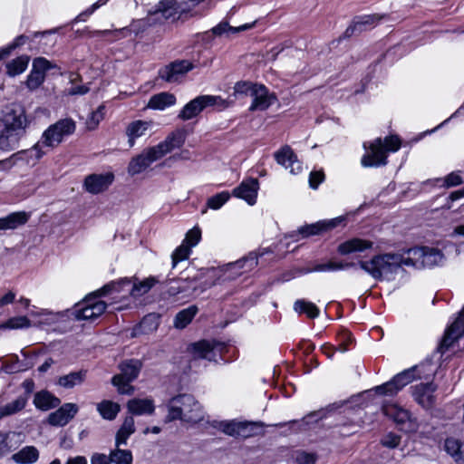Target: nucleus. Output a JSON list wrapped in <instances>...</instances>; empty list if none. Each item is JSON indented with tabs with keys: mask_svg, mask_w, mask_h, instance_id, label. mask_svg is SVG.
I'll return each mask as SVG.
<instances>
[{
	"mask_svg": "<svg viewBox=\"0 0 464 464\" xmlns=\"http://www.w3.org/2000/svg\"><path fill=\"white\" fill-rule=\"evenodd\" d=\"M30 214L25 211L12 212L0 218V230H14L28 222Z\"/></svg>",
	"mask_w": 464,
	"mask_h": 464,
	"instance_id": "cd10ccee",
	"label": "nucleus"
},
{
	"mask_svg": "<svg viewBox=\"0 0 464 464\" xmlns=\"http://www.w3.org/2000/svg\"><path fill=\"white\" fill-rule=\"evenodd\" d=\"M27 39L28 37L24 34L16 36L11 44L0 50L1 54L4 58L8 56L14 49L24 44Z\"/></svg>",
	"mask_w": 464,
	"mask_h": 464,
	"instance_id": "680f3d73",
	"label": "nucleus"
},
{
	"mask_svg": "<svg viewBox=\"0 0 464 464\" xmlns=\"http://www.w3.org/2000/svg\"><path fill=\"white\" fill-rule=\"evenodd\" d=\"M40 457L38 449L34 446H24L12 455V459L16 464H34Z\"/></svg>",
	"mask_w": 464,
	"mask_h": 464,
	"instance_id": "7c9ffc66",
	"label": "nucleus"
},
{
	"mask_svg": "<svg viewBox=\"0 0 464 464\" xmlns=\"http://www.w3.org/2000/svg\"><path fill=\"white\" fill-rule=\"evenodd\" d=\"M448 329L455 334V336L461 337L464 334V305L459 313L456 320L448 327Z\"/></svg>",
	"mask_w": 464,
	"mask_h": 464,
	"instance_id": "bf43d9fd",
	"label": "nucleus"
},
{
	"mask_svg": "<svg viewBox=\"0 0 464 464\" xmlns=\"http://www.w3.org/2000/svg\"><path fill=\"white\" fill-rule=\"evenodd\" d=\"M185 5V3H179L177 0H162L155 5L151 14H160L166 20L175 21L188 11V8Z\"/></svg>",
	"mask_w": 464,
	"mask_h": 464,
	"instance_id": "a211bd4d",
	"label": "nucleus"
},
{
	"mask_svg": "<svg viewBox=\"0 0 464 464\" xmlns=\"http://www.w3.org/2000/svg\"><path fill=\"white\" fill-rule=\"evenodd\" d=\"M238 422L239 421H237L235 420H229V421H227V420L214 421L212 426L214 428L220 430L222 432H224L225 434H227L228 436L237 437Z\"/></svg>",
	"mask_w": 464,
	"mask_h": 464,
	"instance_id": "3c124183",
	"label": "nucleus"
},
{
	"mask_svg": "<svg viewBox=\"0 0 464 464\" xmlns=\"http://www.w3.org/2000/svg\"><path fill=\"white\" fill-rule=\"evenodd\" d=\"M160 316L157 313L146 314L138 324L133 326L130 336L138 337L142 334H150L155 332L160 325Z\"/></svg>",
	"mask_w": 464,
	"mask_h": 464,
	"instance_id": "393cba45",
	"label": "nucleus"
},
{
	"mask_svg": "<svg viewBox=\"0 0 464 464\" xmlns=\"http://www.w3.org/2000/svg\"><path fill=\"white\" fill-rule=\"evenodd\" d=\"M191 253V247L189 246L182 243L179 246H178L171 255L172 259V267H176L178 263L186 260L188 258Z\"/></svg>",
	"mask_w": 464,
	"mask_h": 464,
	"instance_id": "603ef678",
	"label": "nucleus"
},
{
	"mask_svg": "<svg viewBox=\"0 0 464 464\" xmlns=\"http://www.w3.org/2000/svg\"><path fill=\"white\" fill-rule=\"evenodd\" d=\"M382 142H383V146H384L387 153L389 151H391V152L397 151L401 148V145L400 138L396 135H391V136L385 137L384 140H382Z\"/></svg>",
	"mask_w": 464,
	"mask_h": 464,
	"instance_id": "338daca9",
	"label": "nucleus"
},
{
	"mask_svg": "<svg viewBox=\"0 0 464 464\" xmlns=\"http://www.w3.org/2000/svg\"><path fill=\"white\" fill-rule=\"evenodd\" d=\"M462 183L463 179L461 177V171H453L448 174L444 179H442V184L440 185V187L451 188L459 186Z\"/></svg>",
	"mask_w": 464,
	"mask_h": 464,
	"instance_id": "052dcab7",
	"label": "nucleus"
},
{
	"mask_svg": "<svg viewBox=\"0 0 464 464\" xmlns=\"http://www.w3.org/2000/svg\"><path fill=\"white\" fill-rule=\"evenodd\" d=\"M87 377L86 370H80L77 372H71L68 374L60 376L56 384L64 389H72L75 386L82 384Z\"/></svg>",
	"mask_w": 464,
	"mask_h": 464,
	"instance_id": "c756f323",
	"label": "nucleus"
},
{
	"mask_svg": "<svg viewBox=\"0 0 464 464\" xmlns=\"http://www.w3.org/2000/svg\"><path fill=\"white\" fill-rule=\"evenodd\" d=\"M198 312V309L196 305H190L179 311L174 318V326L177 329H184L191 323Z\"/></svg>",
	"mask_w": 464,
	"mask_h": 464,
	"instance_id": "c9c22d12",
	"label": "nucleus"
},
{
	"mask_svg": "<svg viewBox=\"0 0 464 464\" xmlns=\"http://www.w3.org/2000/svg\"><path fill=\"white\" fill-rule=\"evenodd\" d=\"M218 101H222L220 96L199 95L188 102L178 114L182 121H188L197 117L206 108L214 106Z\"/></svg>",
	"mask_w": 464,
	"mask_h": 464,
	"instance_id": "f8f14e48",
	"label": "nucleus"
},
{
	"mask_svg": "<svg viewBox=\"0 0 464 464\" xmlns=\"http://www.w3.org/2000/svg\"><path fill=\"white\" fill-rule=\"evenodd\" d=\"M176 96L170 92H160L150 97L148 107L153 110H165L176 103Z\"/></svg>",
	"mask_w": 464,
	"mask_h": 464,
	"instance_id": "f704fd0d",
	"label": "nucleus"
},
{
	"mask_svg": "<svg viewBox=\"0 0 464 464\" xmlns=\"http://www.w3.org/2000/svg\"><path fill=\"white\" fill-rule=\"evenodd\" d=\"M438 386L433 382H420L411 387L414 401L425 410H430L436 403L435 392Z\"/></svg>",
	"mask_w": 464,
	"mask_h": 464,
	"instance_id": "2eb2a0df",
	"label": "nucleus"
},
{
	"mask_svg": "<svg viewBox=\"0 0 464 464\" xmlns=\"http://www.w3.org/2000/svg\"><path fill=\"white\" fill-rule=\"evenodd\" d=\"M114 175L111 172L104 174H91L84 179L83 186L86 191L99 194L106 190L113 182Z\"/></svg>",
	"mask_w": 464,
	"mask_h": 464,
	"instance_id": "412c9836",
	"label": "nucleus"
},
{
	"mask_svg": "<svg viewBox=\"0 0 464 464\" xmlns=\"http://www.w3.org/2000/svg\"><path fill=\"white\" fill-rule=\"evenodd\" d=\"M324 180V173L323 171H312L309 175V186L313 189H316Z\"/></svg>",
	"mask_w": 464,
	"mask_h": 464,
	"instance_id": "774afa93",
	"label": "nucleus"
},
{
	"mask_svg": "<svg viewBox=\"0 0 464 464\" xmlns=\"http://www.w3.org/2000/svg\"><path fill=\"white\" fill-rule=\"evenodd\" d=\"M76 122L72 118H64L51 124L42 134L40 140L30 149L34 153V160H40L44 155L53 150L63 140L74 133Z\"/></svg>",
	"mask_w": 464,
	"mask_h": 464,
	"instance_id": "39448f33",
	"label": "nucleus"
},
{
	"mask_svg": "<svg viewBox=\"0 0 464 464\" xmlns=\"http://www.w3.org/2000/svg\"><path fill=\"white\" fill-rule=\"evenodd\" d=\"M356 266L355 263H343L329 260L323 263L315 264L312 268L309 269V272H333L344 270L350 267Z\"/></svg>",
	"mask_w": 464,
	"mask_h": 464,
	"instance_id": "e433bc0d",
	"label": "nucleus"
},
{
	"mask_svg": "<svg viewBox=\"0 0 464 464\" xmlns=\"http://www.w3.org/2000/svg\"><path fill=\"white\" fill-rule=\"evenodd\" d=\"M276 162L285 169H290V173L297 174L302 170V165L297 160L294 150L289 146H284L275 153Z\"/></svg>",
	"mask_w": 464,
	"mask_h": 464,
	"instance_id": "b1692460",
	"label": "nucleus"
},
{
	"mask_svg": "<svg viewBox=\"0 0 464 464\" xmlns=\"http://www.w3.org/2000/svg\"><path fill=\"white\" fill-rule=\"evenodd\" d=\"M257 254L256 252H250L248 255L237 260L236 262L227 264L226 271H231L236 276H240L245 272L251 271L257 266Z\"/></svg>",
	"mask_w": 464,
	"mask_h": 464,
	"instance_id": "a878e982",
	"label": "nucleus"
},
{
	"mask_svg": "<svg viewBox=\"0 0 464 464\" xmlns=\"http://www.w3.org/2000/svg\"><path fill=\"white\" fill-rule=\"evenodd\" d=\"M363 148L366 150L361 159L363 168H379L388 163V154L382 138H376L369 145L368 142H364Z\"/></svg>",
	"mask_w": 464,
	"mask_h": 464,
	"instance_id": "9d476101",
	"label": "nucleus"
},
{
	"mask_svg": "<svg viewBox=\"0 0 464 464\" xmlns=\"http://www.w3.org/2000/svg\"><path fill=\"white\" fill-rule=\"evenodd\" d=\"M111 464H132V453L130 450H121L116 447L109 454Z\"/></svg>",
	"mask_w": 464,
	"mask_h": 464,
	"instance_id": "37998d69",
	"label": "nucleus"
},
{
	"mask_svg": "<svg viewBox=\"0 0 464 464\" xmlns=\"http://www.w3.org/2000/svg\"><path fill=\"white\" fill-rule=\"evenodd\" d=\"M251 27H252V24H245L238 27H233V26H230L227 22H221L218 25L214 26L211 31H212L213 34L220 36L227 32L237 33V32L247 30Z\"/></svg>",
	"mask_w": 464,
	"mask_h": 464,
	"instance_id": "8fccbe9b",
	"label": "nucleus"
},
{
	"mask_svg": "<svg viewBox=\"0 0 464 464\" xmlns=\"http://www.w3.org/2000/svg\"><path fill=\"white\" fill-rule=\"evenodd\" d=\"M129 284V280H120V281H111L106 285H104L102 288L97 290L92 295H90L88 298H90V304L94 314V318H98L102 315L106 308L107 304L101 300H96L97 296H105L112 292H120L121 289V285L123 284Z\"/></svg>",
	"mask_w": 464,
	"mask_h": 464,
	"instance_id": "f3484780",
	"label": "nucleus"
},
{
	"mask_svg": "<svg viewBox=\"0 0 464 464\" xmlns=\"http://www.w3.org/2000/svg\"><path fill=\"white\" fill-rule=\"evenodd\" d=\"M27 396H19L11 402L0 407V417H5L22 411L27 403Z\"/></svg>",
	"mask_w": 464,
	"mask_h": 464,
	"instance_id": "79ce46f5",
	"label": "nucleus"
},
{
	"mask_svg": "<svg viewBox=\"0 0 464 464\" xmlns=\"http://www.w3.org/2000/svg\"><path fill=\"white\" fill-rule=\"evenodd\" d=\"M353 343L352 334L348 331H343L338 334V344L335 350L344 353L351 349V345Z\"/></svg>",
	"mask_w": 464,
	"mask_h": 464,
	"instance_id": "5fc2aeb1",
	"label": "nucleus"
},
{
	"mask_svg": "<svg viewBox=\"0 0 464 464\" xmlns=\"http://www.w3.org/2000/svg\"><path fill=\"white\" fill-rule=\"evenodd\" d=\"M401 437L393 432H389L381 439V444L389 449H395L401 443Z\"/></svg>",
	"mask_w": 464,
	"mask_h": 464,
	"instance_id": "69168bd1",
	"label": "nucleus"
},
{
	"mask_svg": "<svg viewBox=\"0 0 464 464\" xmlns=\"http://www.w3.org/2000/svg\"><path fill=\"white\" fill-rule=\"evenodd\" d=\"M252 103L249 111H266L277 101L275 93H270L267 88L259 84L252 92Z\"/></svg>",
	"mask_w": 464,
	"mask_h": 464,
	"instance_id": "aec40b11",
	"label": "nucleus"
},
{
	"mask_svg": "<svg viewBox=\"0 0 464 464\" xmlns=\"http://www.w3.org/2000/svg\"><path fill=\"white\" fill-rule=\"evenodd\" d=\"M259 183L256 179H249L241 182V184L233 189L232 195L242 198L247 204L253 206L256 202Z\"/></svg>",
	"mask_w": 464,
	"mask_h": 464,
	"instance_id": "5701e85b",
	"label": "nucleus"
},
{
	"mask_svg": "<svg viewBox=\"0 0 464 464\" xmlns=\"http://www.w3.org/2000/svg\"><path fill=\"white\" fill-rule=\"evenodd\" d=\"M459 338V336H455V334L447 328L444 336L437 348V353L441 354L444 353L454 343V342Z\"/></svg>",
	"mask_w": 464,
	"mask_h": 464,
	"instance_id": "4d7b16f0",
	"label": "nucleus"
},
{
	"mask_svg": "<svg viewBox=\"0 0 464 464\" xmlns=\"http://www.w3.org/2000/svg\"><path fill=\"white\" fill-rule=\"evenodd\" d=\"M185 140L186 131L184 130H176L172 131L163 141L160 142L156 146L145 149L141 153L133 157L128 165V173L130 176L141 173L153 162L161 159L173 150L182 147Z\"/></svg>",
	"mask_w": 464,
	"mask_h": 464,
	"instance_id": "f03ea898",
	"label": "nucleus"
},
{
	"mask_svg": "<svg viewBox=\"0 0 464 464\" xmlns=\"http://www.w3.org/2000/svg\"><path fill=\"white\" fill-rule=\"evenodd\" d=\"M31 324L30 320L26 316H17L8 319L3 325V328L20 329L27 328Z\"/></svg>",
	"mask_w": 464,
	"mask_h": 464,
	"instance_id": "6e6d98bb",
	"label": "nucleus"
},
{
	"mask_svg": "<svg viewBox=\"0 0 464 464\" xmlns=\"http://www.w3.org/2000/svg\"><path fill=\"white\" fill-rule=\"evenodd\" d=\"M0 121L4 126L0 131V150H14L30 125L25 110L18 103H11L4 109Z\"/></svg>",
	"mask_w": 464,
	"mask_h": 464,
	"instance_id": "f257e3e1",
	"label": "nucleus"
},
{
	"mask_svg": "<svg viewBox=\"0 0 464 464\" xmlns=\"http://www.w3.org/2000/svg\"><path fill=\"white\" fill-rule=\"evenodd\" d=\"M188 350L193 357L192 362L198 359H205L216 363H218L219 362L227 363L231 362L233 358L227 357V354H228L231 350L235 353L236 349L223 342L216 340H200L189 344Z\"/></svg>",
	"mask_w": 464,
	"mask_h": 464,
	"instance_id": "423d86ee",
	"label": "nucleus"
},
{
	"mask_svg": "<svg viewBox=\"0 0 464 464\" xmlns=\"http://www.w3.org/2000/svg\"><path fill=\"white\" fill-rule=\"evenodd\" d=\"M407 257L400 253H382L374 255L369 260H360L359 266L376 281H392L395 276L406 266Z\"/></svg>",
	"mask_w": 464,
	"mask_h": 464,
	"instance_id": "7ed1b4c3",
	"label": "nucleus"
},
{
	"mask_svg": "<svg viewBox=\"0 0 464 464\" xmlns=\"http://www.w3.org/2000/svg\"><path fill=\"white\" fill-rule=\"evenodd\" d=\"M372 246L373 242L371 240L353 237L341 243L337 247V251L340 255L346 256L356 252H363L366 249L372 248Z\"/></svg>",
	"mask_w": 464,
	"mask_h": 464,
	"instance_id": "bb28decb",
	"label": "nucleus"
},
{
	"mask_svg": "<svg viewBox=\"0 0 464 464\" xmlns=\"http://www.w3.org/2000/svg\"><path fill=\"white\" fill-rule=\"evenodd\" d=\"M195 68L188 60H176L159 70V77L167 82H178L186 73Z\"/></svg>",
	"mask_w": 464,
	"mask_h": 464,
	"instance_id": "4468645a",
	"label": "nucleus"
},
{
	"mask_svg": "<svg viewBox=\"0 0 464 464\" xmlns=\"http://www.w3.org/2000/svg\"><path fill=\"white\" fill-rule=\"evenodd\" d=\"M229 198V192L222 191L210 197L207 201V206L211 209H219Z\"/></svg>",
	"mask_w": 464,
	"mask_h": 464,
	"instance_id": "864d4df0",
	"label": "nucleus"
},
{
	"mask_svg": "<svg viewBox=\"0 0 464 464\" xmlns=\"http://www.w3.org/2000/svg\"><path fill=\"white\" fill-rule=\"evenodd\" d=\"M30 150H21L19 152L14 153L9 158L0 160V169H11L16 162V160H24V157L28 160L29 158L34 159V153L29 152Z\"/></svg>",
	"mask_w": 464,
	"mask_h": 464,
	"instance_id": "de8ad7c7",
	"label": "nucleus"
},
{
	"mask_svg": "<svg viewBox=\"0 0 464 464\" xmlns=\"http://www.w3.org/2000/svg\"><path fill=\"white\" fill-rule=\"evenodd\" d=\"M127 408L133 415H150L155 411L154 402L150 399H132L129 401Z\"/></svg>",
	"mask_w": 464,
	"mask_h": 464,
	"instance_id": "473e14b6",
	"label": "nucleus"
},
{
	"mask_svg": "<svg viewBox=\"0 0 464 464\" xmlns=\"http://www.w3.org/2000/svg\"><path fill=\"white\" fill-rule=\"evenodd\" d=\"M135 422L132 416H127L115 436V446L126 445L130 435L135 432Z\"/></svg>",
	"mask_w": 464,
	"mask_h": 464,
	"instance_id": "72a5a7b5",
	"label": "nucleus"
},
{
	"mask_svg": "<svg viewBox=\"0 0 464 464\" xmlns=\"http://www.w3.org/2000/svg\"><path fill=\"white\" fill-rule=\"evenodd\" d=\"M60 403V399L47 391H41L36 392L34 399V404L35 407L42 411L54 409L58 407Z\"/></svg>",
	"mask_w": 464,
	"mask_h": 464,
	"instance_id": "2f4dec72",
	"label": "nucleus"
},
{
	"mask_svg": "<svg viewBox=\"0 0 464 464\" xmlns=\"http://www.w3.org/2000/svg\"><path fill=\"white\" fill-rule=\"evenodd\" d=\"M24 367L20 362L17 355H12L7 359H2V366L0 372H5L8 374L22 372Z\"/></svg>",
	"mask_w": 464,
	"mask_h": 464,
	"instance_id": "09e8293b",
	"label": "nucleus"
},
{
	"mask_svg": "<svg viewBox=\"0 0 464 464\" xmlns=\"http://www.w3.org/2000/svg\"><path fill=\"white\" fill-rule=\"evenodd\" d=\"M121 410L120 405L117 402L103 400L97 404V411L100 415L108 420H114Z\"/></svg>",
	"mask_w": 464,
	"mask_h": 464,
	"instance_id": "58836bf2",
	"label": "nucleus"
},
{
	"mask_svg": "<svg viewBox=\"0 0 464 464\" xmlns=\"http://www.w3.org/2000/svg\"><path fill=\"white\" fill-rule=\"evenodd\" d=\"M30 57L26 54L13 59L6 63V73L11 77L20 75L27 69Z\"/></svg>",
	"mask_w": 464,
	"mask_h": 464,
	"instance_id": "4c0bfd02",
	"label": "nucleus"
},
{
	"mask_svg": "<svg viewBox=\"0 0 464 464\" xmlns=\"http://www.w3.org/2000/svg\"><path fill=\"white\" fill-rule=\"evenodd\" d=\"M262 427L259 422L239 421L237 427V437L249 438L257 434V430Z\"/></svg>",
	"mask_w": 464,
	"mask_h": 464,
	"instance_id": "c03bdc74",
	"label": "nucleus"
},
{
	"mask_svg": "<svg viewBox=\"0 0 464 464\" xmlns=\"http://www.w3.org/2000/svg\"><path fill=\"white\" fill-rule=\"evenodd\" d=\"M406 266H413L417 269L431 268L442 266L445 261L441 250L432 246H415L409 248Z\"/></svg>",
	"mask_w": 464,
	"mask_h": 464,
	"instance_id": "6e6552de",
	"label": "nucleus"
},
{
	"mask_svg": "<svg viewBox=\"0 0 464 464\" xmlns=\"http://www.w3.org/2000/svg\"><path fill=\"white\" fill-rule=\"evenodd\" d=\"M168 420L197 423L203 418L201 406L191 394H179L169 402Z\"/></svg>",
	"mask_w": 464,
	"mask_h": 464,
	"instance_id": "0eeeda50",
	"label": "nucleus"
},
{
	"mask_svg": "<svg viewBox=\"0 0 464 464\" xmlns=\"http://www.w3.org/2000/svg\"><path fill=\"white\" fill-rule=\"evenodd\" d=\"M436 367L433 365L431 359L427 358L420 364L412 366L397 373L389 382L376 386L375 392L380 395L394 396L406 385L416 379H428L434 375Z\"/></svg>",
	"mask_w": 464,
	"mask_h": 464,
	"instance_id": "20e7f679",
	"label": "nucleus"
},
{
	"mask_svg": "<svg viewBox=\"0 0 464 464\" xmlns=\"http://www.w3.org/2000/svg\"><path fill=\"white\" fill-rule=\"evenodd\" d=\"M461 448V442L454 438H448L444 442L446 452L450 455L456 462L464 461V451Z\"/></svg>",
	"mask_w": 464,
	"mask_h": 464,
	"instance_id": "a19ab883",
	"label": "nucleus"
},
{
	"mask_svg": "<svg viewBox=\"0 0 464 464\" xmlns=\"http://www.w3.org/2000/svg\"><path fill=\"white\" fill-rule=\"evenodd\" d=\"M151 121L136 120L128 124L126 127V136L128 137L129 146L131 148L135 145L136 140L145 135V132L151 127Z\"/></svg>",
	"mask_w": 464,
	"mask_h": 464,
	"instance_id": "c85d7f7f",
	"label": "nucleus"
},
{
	"mask_svg": "<svg viewBox=\"0 0 464 464\" xmlns=\"http://www.w3.org/2000/svg\"><path fill=\"white\" fill-rule=\"evenodd\" d=\"M157 279L153 276H150L139 283H134L130 294L133 296H140L148 293L157 283Z\"/></svg>",
	"mask_w": 464,
	"mask_h": 464,
	"instance_id": "a18cd8bd",
	"label": "nucleus"
},
{
	"mask_svg": "<svg viewBox=\"0 0 464 464\" xmlns=\"http://www.w3.org/2000/svg\"><path fill=\"white\" fill-rule=\"evenodd\" d=\"M103 106H100L95 111H92L87 119L86 124L88 130H95L100 121L103 119Z\"/></svg>",
	"mask_w": 464,
	"mask_h": 464,
	"instance_id": "e2e57ef3",
	"label": "nucleus"
},
{
	"mask_svg": "<svg viewBox=\"0 0 464 464\" xmlns=\"http://www.w3.org/2000/svg\"><path fill=\"white\" fill-rule=\"evenodd\" d=\"M78 410L79 408L75 403H64L49 415L48 423L57 427L65 426L76 415Z\"/></svg>",
	"mask_w": 464,
	"mask_h": 464,
	"instance_id": "4be33fe9",
	"label": "nucleus"
},
{
	"mask_svg": "<svg viewBox=\"0 0 464 464\" xmlns=\"http://www.w3.org/2000/svg\"><path fill=\"white\" fill-rule=\"evenodd\" d=\"M294 458L296 464H314L317 460V455L315 453L304 450H297Z\"/></svg>",
	"mask_w": 464,
	"mask_h": 464,
	"instance_id": "13d9d810",
	"label": "nucleus"
},
{
	"mask_svg": "<svg viewBox=\"0 0 464 464\" xmlns=\"http://www.w3.org/2000/svg\"><path fill=\"white\" fill-rule=\"evenodd\" d=\"M142 366L139 359L125 360L119 365L121 373L111 378V383L117 387L119 393L131 395L134 392V387L130 383L138 378Z\"/></svg>",
	"mask_w": 464,
	"mask_h": 464,
	"instance_id": "1a4fd4ad",
	"label": "nucleus"
},
{
	"mask_svg": "<svg viewBox=\"0 0 464 464\" xmlns=\"http://www.w3.org/2000/svg\"><path fill=\"white\" fill-rule=\"evenodd\" d=\"M74 315L77 320H95L88 296L75 307Z\"/></svg>",
	"mask_w": 464,
	"mask_h": 464,
	"instance_id": "49530a36",
	"label": "nucleus"
},
{
	"mask_svg": "<svg viewBox=\"0 0 464 464\" xmlns=\"http://www.w3.org/2000/svg\"><path fill=\"white\" fill-rule=\"evenodd\" d=\"M381 19L382 16L376 14L355 16L353 23L344 31L343 38H349L374 27Z\"/></svg>",
	"mask_w": 464,
	"mask_h": 464,
	"instance_id": "6ab92c4d",
	"label": "nucleus"
},
{
	"mask_svg": "<svg viewBox=\"0 0 464 464\" xmlns=\"http://www.w3.org/2000/svg\"><path fill=\"white\" fill-rule=\"evenodd\" d=\"M382 411L385 416L392 419L399 426L401 430L411 432L416 430V420L408 410L392 404L383 406Z\"/></svg>",
	"mask_w": 464,
	"mask_h": 464,
	"instance_id": "ddd939ff",
	"label": "nucleus"
},
{
	"mask_svg": "<svg viewBox=\"0 0 464 464\" xmlns=\"http://www.w3.org/2000/svg\"><path fill=\"white\" fill-rule=\"evenodd\" d=\"M52 69H58V66L44 57L35 58L33 61V67L26 80L28 89L34 91L39 88L44 82L45 72Z\"/></svg>",
	"mask_w": 464,
	"mask_h": 464,
	"instance_id": "dca6fc26",
	"label": "nucleus"
},
{
	"mask_svg": "<svg viewBox=\"0 0 464 464\" xmlns=\"http://www.w3.org/2000/svg\"><path fill=\"white\" fill-rule=\"evenodd\" d=\"M345 220L343 217H338L330 220H322L316 223L304 225L300 227L296 231H293L287 235V237L294 241H298L301 238H306L311 236L320 235L324 232L329 231L337 226L343 223Z\"/></svg>",
	"mask_w": 464,
	"mask_h": 464,
	"instance_id": "9b49d317",
	"label": "nucleus"
},
{
	"mask_svg": "<svg viewBox=\"0 0 464 464\" xmlns=\"http://www.w3.org/2000/svg\"><path fill=\"white\" fill-rule=\"evenodd\" d=\"M294 310L298 314H305L307 317L314 319L319 316V308L312 302L298 299L294 304Z\"/></svg>",
	"mask_w": 464,
	"mask_h": 464,
	"instance_id": "ea45409f",
	"label": "nucleus"
},
{
	"mask_svg": "<svg viewBox=\"0 0 464 464\" xmlns=\"http://www.w3.org/2000/svg\"><path fill=\"white\" fill-rule=\"evenodd\" d=\"M201 239V230L198 227H194L188 230L182 243L193 247L198 244Z\"/></svg>",
	"mask_w": 464,
	"mask_h": 464,
	"instance_id": "0e129e2a",
	"label": "nucleus"
}]
</instances>
